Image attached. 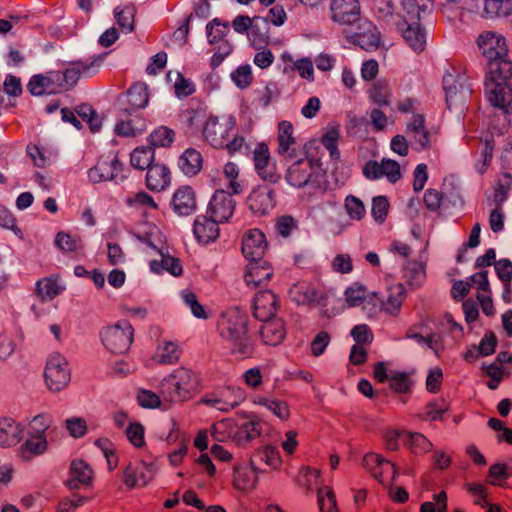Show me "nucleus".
Returning <instances> with one entry per match:
<instances>
[{
	"label": "nucleus",
	"instance_id": "obj_42",
	"mask_svg": "<svg viewBox=\"0 0 512 512\" xmlns=\"http://www.w3.org/2000/svg\"><path fill=\"white\" fill-rule=\"evenodd\" d=\"M161 260H153L150 262V268L154 273L160 274L163 271L169 272L171 275L177 277L183 272L182 265L178 258L170 256L168 249L160 253Z\"/></svg>",
	"mask_w": 512,
	"mask_h": 512
},
{
	"label": "nucleus",
	"instance_id": "obj_53",
	"mask_svg": "<svg viewBox=\"0 0 512 512\" xmlns=\"http://www.w3.org/2000/svg\"><path fill=\"white\" fill-rule=\"evenodd\" d=\"M357 44L366 51H372L378 48L380 35L375 26L367 24V28L355 36Z\"/></svg>",
	"mask_w": 512,
	"mask_h": 512
},
{
	"label": "nucleus",
	"instance_id": "obj_6",
	"mask_svg": "<svg viewBox=\"0 0 512 512\" xmlns=\"http://www.w3.org/2000/svg\"><path fill=\"white\" fill-rule=\"evenodd\" d=\"M45 384L51 392H60L65 389L71 380V371L68 361L60 353L48 356L44 369Z\"/></svg>",
	"mask_w": 512,
	"mask_h": 512
},
{
	"label": "nucleus",
	"instance_id": "obj_9",
	"mask_svg": "<svg viewBox=\"0 0 512 512\" xmlns=\"http://www.w3.org/2000/svg\"><path fill=\"white\" fill-rule=\"evenodd\" d=\"M245 398L246 393L242 388L227 386L206 394L200 399V403L222 412H228L238 407Z\"/></svg>",
	"mask_w": 512,
	"mask_h": 512
},
{
	"label": "nucleus",
	"instance_id": "obj_24",
	"mask_svg": "<svg viewBox=\"0 0 512 512\" xmlns=\"http://www.w3.org/2000/svg\"><path fill=\"white\" fill-rule=\"evenodd\" d=\"M98 66L99 63L97 61H75L70 63L64 72H60L62 90L72 88L81 76L90 74Z\"/></svg>",
	"mask_w": 512,
	"mask_h": 512
},
{
	"label": "nucleus",
	"instance_id": "obj_11",
	"mask_svg": "<svg viewBox=\"0 0 512 512\" xmlns=\"http://www.w3.org/2000/svg\"><path fill=\"white\" fill-rule=\"evenodd\" d=\"M122 165L114 155L101 156L97 163L88 170V178L92 183L112 180H123Z\"/></svg>",
	"mask_w": 512,
	"mask_h": 512
},
{
	"label": "nucleus",
	"instance_id": "obj_28",
	"mask_svg": "<svg viewBox=\"0 0 512 512\" xmlns=\"http://www.w3.org/2000/svg\"><path fill=\"white\" fill-rule=\"evenodd\" d=\"M512 77V62L506 57L489 60L486 73L485 89L488 84H502Z\"/></svg>",
	"mask_w": 512,
	"mask_h": 512
},
{
	"label": "nucleus",
	"instance_id": "obj_43",
	"mask_svg": "<svg viewBox=\"0 0 512 512\" xmlns=\"http://www.w3.org/2000/svg\"><path fill=\"white\" fill-rule=\"evenodd\" d=\"M180 349L176 343L164 341L158 345L152 360L157 364H174L179 360Z\"/></svg>",
	"mask_w": 512,
	"mask_h": 512
},
{
	"label": "nucleus",
	"instance_id": "obj_32",
	"mask_svg": "<svg viewBox=\"0 0 512 512\" xmlns=\"http://www.w3.org/2000/svg\"><path fill=\"white\" fill-rule=\"evenodd\" d=\"M171 181L169 168L163 163H153L147 169L146 186L151 191L164 190Z\"/></svg>",
	"mask_w": 512,
	"mask_h": 512
},
{
	"label": "nucleus",
	"instance_id": "obj_60",
	"mask_svg": "<svg viewBox=\"0 0 512 512\" xmlns=\"http://www.w3.org/2000/svg\"><path fill=\"white\" fill-rule=\"evenodd\" d=\"M139 240L148 247L156 250L159 254L167 250L165 240L161 231L157 227H152L148 232L138 236Z\"/></svg>",
	"mask_w": 512,
	"mask_h": 512
},
{
	"label": "nucleus",
	"instance_id": "obj_40",
	"mask_svg": "<svg viewBox=\"0 0 512 512\" xmlns=\"http://www.w3.org/2000/svg\"><path fill=\"white\" fill-rule=\"evenodd\" d=\"M56 427L53 425V418L48 414H39L32 418L28 424V433L33 435H43L50 440H54Z\"/></svg>",
	"mask_w": 512,
	"mask_h": 512
},
{
	"label": "nucleus",
	"instance_id": "obj_58",
	"mask_svg": "<svg viewBox=\"0 0 512 512\" xmlns=\"http://www.w3.org/2000/svg\"><path fill=\"white\" fill-rule=\"evenodd\" d=\"M128 103L133 108H143L149 100L148 89L143 83H135L127 93Z\"/></svg>",
	"mask_w": 512,
	"mask_h": 512
},
{
	"label": "nucleus",
	"instance_id": "obj_62",
	"mask_svg": "<svg viewBox=\"0 0 512 512\" xmlns=\"http://www.w3.org/2000/svg\"><path fill=\"white\" fill-rule=\"evenodd\" d=\"M181 298L186 306H188L192 314L200 319H207L208 314L204 307L198 302L197 296L192 291L185 289L181 292Z\"/></svg>",
	"mask_w": 512,
	"mask_h": 512
},
{
	"label": "nucleus",
	"instance_id": "obj_44",
	"mask_svg": "<svg viewBox=\"0 0 512 512\" xmlns=\"http://www.w3.org/2000/svg\"><path fill=\"white\" fill-rule=\"evenodd\" d=\"M403 278L413 289L422 286L426 279L425 264L419 261H410L404 268Z\"/></svg>",
	"mask_w": 512,
	"mask_h": 512
},
{
	"label": "nucleus",
	"instance_id": "obj_20",
	"mask_svg": "<svg viewBox=\"0 0 512 512\" xmlns=\"http://www.w3.org/2000/svg\"><path fill=\"white\" fill-rule=\"evenodd\" d=\"M250 210L258 215L269 213L275 206L273 190L267 185L254 188L247 198Z\"/></svg>",
	"mask_w": 512,
	"mask_h": 512
},
{
	"label": "nucleus",
	"instance_id": "obj_41",
	"mask_svg": "<svg viewBox=\"0 0 512 512\" xmlns=\"http://www.w3.org/2000/svg\"><path fill=\"white\" fill-rule=\"evenodd\" d=\"M70 472L71 478L68 484L71 489L79 488L80 485H89L92 480L93 472L82 460H74L71 463Z\"/></svg>",
	"mask_w": 512,
	"mask_h": 512
},
{
	"label": "nucleus",
	"instance_id": "obj_36",
	"mask_svg": "<svg viewBox=\"0 0 512 512\" xmlns=\"http://www.w3.org/2000/svg\"><path fill=\"white\" fill-rule=\"evenodd\" d=\"M281 59L284 62V74H290L297 71L301 78L308 81L314 80L313 62L309 58H301L294 61L290 54L284 53L281 55Z\"/></svg>",
	"mask_w": 512,
	"mask_h": 512
},
{
	"label": "nucleus",
	"instance_id": "obj_38",
	"mask_svg": "<svg viewBox=\"0 0 512 512\" xmlns=\"http://www.w3.org/2000/svg\"><path fill=\"white\" fill-rule=\"evenodd\" d=\"M258 477L256 470L249 466H238L234 469L233 484L240 491H249L256 487Z\"/></svg>",
	"mask_w": 512,
	"mask_h": 512
},
{
	"label": "nucleus",
	"instance_id": "obj_15",
	"mask_svg": "<svg viewBox=\"0 0 512 512\" xmlns=\"http://www.w3.org/2000/svg\"><path fill=\"white\" fill-rule=\"evenodd\" d=\"M157 471L154 462L140 461L136 464H128L124 470L123 481L129 488L146 486Z\"/></svg>",
	"mask_w": 512,
	"mask_h": 512
},
{
	"label": "nucleus",
	"instance_id": "obj_34",
	"mask_svg": "<svg viewBox=\"0 0 512 512\" xmlns=\"http://www.w3.org/2000/svg\"><path fill=\"white\" fill-rule=\"evenodd\" d=\"M203 156L195 148H187L178 158V168L186 176H196L203 167Z\"/></svg>",
	"mask_w": 512,
	"mask_h": 512
},
{
	"label": "nucleus",
	"instance_id": "obj_17",
	"mask_svg": "<svg viewBox=\"0 0 512 512\" xmlns=\"http://www.w3.org/2000/svg\"><path fill=\"white\" fill-rule=\"evenodd\" d=\"M254 166L258 175L270 183H276L280 176L276 173L275 166L271 163L269 148L265 143H259L253 152Z\"/></svg>",
	"mask_w": 512,
	"mask_h": 512
},
{
	"label": "nucleus",
	"instance_id": "obj_49",
	"mask_svg": "<svg viewBox=\"0 0 512 512\" xmlns=\"http://www.w3.org/2000/svg\"><path fill=\"white\" fill-rule=\"evenodd\" d=\"M369 99L378 106H388L391 100V89L385 80L372 84L368 90Z\"/></svg>",
	"mask_w": 512,
	"mask_h": 512
},
{
	"label": "nucleus",
	"instance_id": "obj_18",
	"mask_svg": "<svg viewBox=\"0 0 512 512\" xmlns=\"http://www.w3.org/2000/svg\"><path fill=\"white\" fill-rule=\"evenodd\" d=\"M230 192L218 190L214 193L209 203L208 212L216 222H225L233 214L235 203Z\"/></svg>",
	"mask_w": 512,
	"mask_h": 512
},
{
	"label": "nucleus",
	"instance_id": "obj_33",
	"mask_svg": "<svg viewBox=\"0 0 512 512\" xmlns=\"http://www.w3.org/2000/svg\"><path fill=\"white\" fill-rule=\"evenodd\" d=\"M277 152L279 155L291 158L295 152L296 138L294 127L289 121H281L277 127Z\"/></svg>",
	"mask_w": 512,
	"mask_h": 512
},
{
	"label": "nucleus",
	"instance_id": "obj_26",
	"mask_svg": "<svg viewBox=\"0 0 512 512\" xmlns=\"http://www.w3.org/2000/svg\"><path fill=\"white\" fill-rule=\"evenodd\" d=\"M171 205L174 212L178 215H191L197 208L194 190L190 186L179 187L173 194Z\"/></svg>",
	"mask_w": 512,
	"mask_h": 512
},
{
	"label": "nucleus",
	"instance_id": "obj_19",
	"mask_svg": "<svg viewBox=\"0 0 512 512\" xmlns=\"http://www.w3.org/2000/svg\"><path fill=\"white\" fill-rule=\"evenodd\" d=\"M60 71H50L35 75L28 83V90L33 95L54 94L63 91L60 83Z\"/></svg>",
	"mask_w": 512,
	"mask_h": 512
},
{
	"label": "nucleus",
	"instance_id": "obj_5",
	"mask_svg": "<svg viewBox=\"0 0 512 512\" xmlns=\"http://www.w3.org/2000/svg\"><path fill=\"white\" fill-rule=\"evenodd\" d=\"M103 346L111 354L126 353L134 339V328L126 320L107 325L100 331Z\"/></svg>",
	"mask_w": 512,
	"mask_h": 512
},
{
	"label": "nucleus",
	"instance_id": "obj_52",
	"mask_svg": "<svg viewBox=\"0 0 512 512\" xmlns=\"http://www.w3.org/2000/svg\"><path fill=\"white\" fill-rule=\"evenodd\" d=\"M136 9L132 4L119 5L114 10V16L118 25L125 32H131L134 29V17Z\"/></svg>",
	"mask_w": 512,
	"mask_h": 512
},
{
	"label": "nucleus",
	"instance_id": "obj_23",
	"mask_svg": "<svg viewBox=\"0 0 512 512\" xmlns=\"http://www.w3.org/2000/svg\"><path fill=\"white\" fill-rule=\"evenodd\" d=\"M273 275V270L270 265L260 260H249L246 267L244 280L245 283L253 288L267 284Z\"/></svg>",
	"mask_w": 512,
	"mask_h": 512
},
{
	"label": "nucleus",
	"instance_id": "obj_2",
	"mask_svg": "<svg viewBox=\"0 0 512 512\" xmlns=\"http://www.w3.org/2000/svg\"><path fill=\"white\" fill-rule=\"evenodd\" d=\"M198 387V378L186 368H178L163 379L160 393L164 401L183 402L191 399Z\"/></svg>",
	"mask_w": 512,
	"mask_h": 512
},
{
	"label": "nucleus",
	"instance_id": "obj_4",
	"mask_svg": "<svg viewBox=\"0 0 512 512\" xmlns=\"http://www.w3.org/2000/svg\"><path fill=\"white\" fill-rule=\"evenodd\" d=\"M261 433L260 425L255 420L244 421L238 425L232 419L217 422L212 427V436L215 440L225 442L232 440L238 445H244L257 438Z\"/></svg>",
	"mask_w": 512,
	"mask_h": 512
},
{
	"label": "nucleus",
	"instance_id": "obj_64",
	"mask_svg": "<svg viewBox=\"0 0 512 512\" xmlns=\"http://www.w3.org/2000/svg\"><path fill=\"white\" fill-rule=\"evenodd\" d=\"M420 512H447V494L444 491L433 495V501L421 504Z\"/></svg>",
	"mask_w": 512,
	"mask_h": 512
},
{
	"label": "nucleus",
	"instance_id": "obj_22",
	"mask_svg": "<svg viewBox=\"0 0 512 512\" xmlns=\"http://www.w3.org/2000/svg\"><path fill=\"white\" fill-rule=\"evenodd\" d=\"M50 442H53V440H50L43 435L27 433V438L16 451L17 457L22 461H31L32 459L43 455L48 450Z\"/></svg>",
	"mask_w": 512,
	"mask_h": 512
},
{
	"label": "nucleus",
	"instance_id": "obj_46",
	"mask_svg": "<svg viewBox=\"0 0 512 512\" xmlns=\"http://www.w3.org/2000/svg\"><path fill=\"white\" fill-rule=\"evenodd\" d=\"M296 483L299 487L303 488L306 493L312 492L315 488H320L321 473L320 470L304 467L302 468L296 477Z\"/></svg>",
	"mask_w": 512,
	"mask_h": 512
},
{
	"label": "nucleus",
	"instance_id": "obj_31",
	"mask_svg": "<svg viewBox=\"0 0 512 512\" xmlns=\"http://www.w3.org/2000/svg\"><path fill=\"white\" fill-rule=\"evenodd\" d=\"M23 438V427L10 417H0V447L16 446Z\"/></svg>",
	"mask_w": 512,
	"mask_h": 512
},
{
	"label": "nucleus",
	"instance_id": "obj_61",
	"mask_svg": "<svg viewBox=\"0 0 512 512\" xmlns=\"http://www.w3.org/2000/svg\"><path fill=\"white\" fill-rule=\"evenodd\" d=\"M76 114L77 118L79 117L82 121L89 125V128L92 132H97L100 130L102 119L90 105L83 104L78 106L76 109Z\"/></svg>",
	"mask_w": 512,
	"mask_h": 512
},
{
	"label": "nucleus",
	"instance_id": "obj_37",
	"mask_svg": "<svg viewBox=\"0 0 512 512\" xmlns=\"http://www.w3.org/2000/svg\"><path fill=\"white\" fill-rule=\"evenodd\" d=\"M193 232L200 243L208 244L219 234L218 222L205 216H198L194 221Z\"/></svg>",
	"mask_w": 512,
	"mask_h": 512
},
{
	"label": "nucleus",
	"instance_id": "obj_47",
	"mask_svg": "<svg viewBox=\"0 0 512 512\" xmlns=\"http://www.w3.org/2000/svg\"><path fill=\"white\" fill-rule=\"evenodd\" d=\"M254 403L265 407L281 420H287L290 416L289 406L283 400L257 396L254 399Z\"/></svg>",
	"mask_w": 512,
	"mask_h": 512
},
{
	"label": "nucleus",
	"instance_id": "obj_63",
	"mask_svg": "<svg viewBox=\"0 0 512 512\" xmlns=\"http://www.w3.org/2000/svg\"><path fill=\"white\" fill-rule=\"evenodd\" d=\"M344 207L352 220L360 221L366 214L363 202L353 195H349L345 198Z\"/></svg>",
	"mask_w": 512,
	"mask_h": 512
},
{
	"label": "nucleus",
	"instance_id": "obj_3",
	"mask_svg": "<svg viewBox=\"0 0 512 512\" xmlns=\"http://www.w3.org/2000/svg\"><path fill=\"white\" fill-rule=\"evenodd\" d=\"M324 170L319 159L305 157L292 163L286 172L287 182L295 188L324 190Z\"/></svg>",
	"mask_w": 512,
	"mask_h": 512
},
{
	"label": "nucleus",
	"instance_id": "obj_7",
	"mask_svg": "<svg viewBox=\"0 0 512 512\" xmlns=\"http://www.w3.org/2000/svg\"><path fill=\"white\" fill-rule=\"evenodd\" d=\"M402 4L408 8V19L404 17V23L399 26L406 43L417 53L422 52L426 45V34L420 24L415 21L419 17V8L413 0H403Z\"/></svg>",
	"mask_w": 512,
	"mask_h": 512
},
{
	"label": "nucleus",
	"instance_id": "obj_13",
	"mask_svg": "<svg viewBox=\"0 0 512 512\" xmlns=\"http://www.w3.org/2000/svg\"><path fill=\"white\" fill-rule=\"evenodd\" d=\"M477 45L484 57L488 60L507 57L508 45L503 35L493 32L484 31L477 39Z\"/></svg>",
	"mask_w": 512,
	"mask_h": 512
},
{
	"label": "nucleus",
	"instance_id": "obj_48",
	"mask_svg": "<svg viewBox=\"0 0 512 512\" xmlns=\"http://www.w3.org/2000/svg\"><path fill=\"white\" fill-rule=\"evenodd\" d=\"M54 243L58 249L65 253H78L83 250L82 239L77 235L66 232L57 233Z\"/></svg>",
	"mask_w": 512,
	"mask_h": 512
},
{
	"label": "nucleus",
	"instance_id": "obj_55",
	"mask_svg": "<svg viewBox=\"0 0 512 512\" xmlns=\"http://www.w3.org/2000/svg\"><path fill=\"white\" fill-rule=\"evenodd\" d=\"M146 130V122L144 119L135 118L118 123L115 131L120 136L135 137Z\"/></svg>",
	"mask_w": 512,
	"mask_h": 512
},
{
	"label": "nucleus",
	"instance_id": "obj_51",
	"mask_svg": "<svg viewBox=\"0 0 512 512\" xmlns=\"http://www.w3.org/2000/svg\"><path fill=\"white\" fill-rule=\"evenodd\" d=\"M404 445L409 448L413 454H424L431 450L432 443L421 433L406 432Z\"/></svg>",
	"mask_w": 512,
	"mask_h": 512
},
{
	"label": "nucleus",
	"instance_id": "obj_54",
	"mask_svg": "<svg viewBox=\"0 0 512 512\" xmlns=\"http://www.w3.org/2000/svg\"><path fill=\"white\" fill-rule=\"evenodd\" d=\"M126 203L128 206L142 210L145 213L158 209L155 200L145 191H140L127 197Z\"/></svg>",
	"mask_w": 512,
	"mask_h": 512
},
{
	"label": "nucleus",
	"instance_id": "obj_8",
	"mask_svg": "<svg viewBox=\"0 0 512 512\" xmlns=\"http://www.w3.org/2000/svg\"><path fill=\"white\" fill-rule=\"evenodd\" d=\"M236 127V118L232 115L210 116L202 129L205 140L215 148H223L230 133Z\"/></svg>",
	"mask_w": 512,
	"mask_h": 512
},
{
	"label": "nucleus",
	"instance_id": "obj_56",
	"mask_svg": "<svg viewBox=\"0 0 512 512\" xmlns=\"http://www.w3.org/2000/svg\"><path fill=\"white\" fill-rule=\"evenodd\" d=\"M175 140V132L166 127L160 126L149 135V143L153 147H169Z\"/></svg>",
	"mask_w": 512,
	"mask_h": 512
},
{
	"label": "nucleus",
	"instance_id": "obj_35",
	"mask_svg": "<svg viewBox=\"0 0 512 512\" xmlns=\"http://www.w3.org/2000/svg\"><path fill=\"white\" fill-rule=\"evenodd\" d=\"M263 322L260 328L262 341L271 346L280 344L286 335L284 322L278 318H270Z\"/></svg>",
	"mask_w": 512,
	"mask_h": 512
},
{
	"label": "nucleus",
	"instance_id": "obj_29",
	"mask_svg": "<svg viewBox=\"0 0 512 512\" xmlns=\"http://www.w3.org/2000/svg\"><path fill=\"white\" fill-rule=\"evenodd\" d=\"M278 308L276 295L265 290L256 294L253 302L254 315L261 321H266L274 316Z\"/></svg>",
	"mask_w": 512,
	"mask_h": 512
},
{
	"label": "nucleus",
	"instance_id": "obj_25",
	"mask_svg": "<svg viewBox=\"0 0 512 512\" xmlns=\"http://www.w3.org/2000/svg\"><path fill=\"white\" fill-rule=\"evenodd\" d=\"M488 101L505 113L512 112V84H488L486 89Z\"/></svg>",
	"mask_w": 512,
	"mask_h": 512
},
{
	"label": "nucleus",
	"instance_id": "obj_1",
	"mask_svg": "<svg viewBox=\"0 0 512 512\" xmlns=\"http://www.w3.org/2000/svg\"><path fill=\"white\" fill-rule=\"evenodd\" d=\"M216 329L232 354L240 358L252 356L254 343L248 332V319L239 309L230 308L222 312L218 317Z\"/></svg>",
	"mask_w": 512,
	"mask_h": 512
},
{
	"label": "nucleus",
	"instance_id": "obj_39",
	"mask_svg": "<svg viewBox=\"0 0 512 512\" xmlns=\"http://www.w3.org/2000/svg\"><path fill=\"white\" fill-rule=\"evenodd\" d=\"M63 290L64 287L59 284L58 277L55 276L45 277L36 283V294L42 302L53 300Z\"/></svg>",
	"mask_w": 512,
	"mask_h": 512
},
{
	"label": "nucleus",
	"instance_id": "obj_45",
	"mask_svg": "<svg viewBox=\"0 0 512 512\" xmlns=\"http://www.w3.org/2000/svg\"><path fill=\"white\" fill-rule=\"evenodd\" d=\"M223 176L227 181V189L232 194H240L245 188V182L240 178V168L233 162H228L223 167Z\"/></svg>",
	"mask_w": 512,
	"mask_h": 512
},
{
	"label": "nucleus",
	"instance_id": "obj_10",
	"mask_svg": "<svg viewBox=\"0 0 512 512\" xmlns=\"http://www.w3.org/2000/svg\"><path fill=\"white\" fill-rule=\"evenodd\" d=\"M443 88L446 93V102L449 108L453 104L465 100L472 92L471 85L466 75L454 70L444 75Z\"/></svg>",
	"mask_w": 512,
	"mask_h": 512
},
{
	"label": "nucleus",
	"instance_id": "obj_14",
	"mask_svg": "<svg viewBox=\"0 0 512 512\" xmlns=\"http://www.w3.org/2000/svg\"><path fill=\"white\" fill-rule=\"evenodd\" d=\"M293 301L300 305H319L325 299L324 288L319 283L301 281L290 289Z\"/></svg>",
	"mask_w": 512,
	"mask_h": 512
},
{
	"label": "nucleus",
	"instance_id": "obj_50",
	"mask_svg": "<svg viewBox=\"0 0 512 512\" xmlns=\"http://www.w3.org/2000/svg\"><path fill=\"white\" fill-rule=\"evenodd\" d=\"M155 151L152 147H137L130 155V163L135 169L145 170L153 164Z\"/></svg>",
	"mask_w": 512,
	"mask_h": 512
},
{
	"label": "nucleus",
	"instance_id": "obj_16",
	"mask_svg": "<svg viewBox=\"0 0 512 512\" xmlns=\"http://www.w3.org/2000/svg\"><path fill=\"white\" fill-rule=\"evenodd\" d=\"M360 7L357 0H331L330 17L340 25H350L359 19Z\"/></svg>",
	"mask_w": 512,
	"mask_h": 512
},
{
	"label": "nucleus",
	"instance_id": "obj_27",
	"mask_svg": "<svg viewBox=\"0 0 512 512\" xmlns=\"http://www.w3.org/2000/svg\"><path fill=\"white\" fill-rule=\"evenodd\" d=\"M406 292L401 283H393L386 288V293L380 298L382 310L392 316L399 314L405 301Z\"/></svg>",
	"mask_w": 512,
	"mask_h": 512
},
{
	"label": "nucleus",
	"instance_id": "obj_21",
	"mask_svg": "<svg viewBox=\"0 0 512 512\" xmlns=\"http://www.w3.org/2000/svg\"><path fill=\"white\" fill-rule=\"evenodd\" d=\"M267 249L265 235L259 229L248 230L242 239V253L247 260H260Z\"/></svg>",
	"mask_w": 512,
	"mask_h": 512
},
{
	"label": "nucleus",
	"instance_id": "obj_12",
	"mask_svg": "<svg viewBox=\"0 0 512 512\" xmlns=\"http://www.w3.org/2000/svg\"><path fill=\"white\" fill-rule=\"evenodd\" d=\"M363 467L381 484H388L398 475L396 466L377 453H367L363 458Z\"/></svg>",
	"mask_w": 512,
	"mask_h": 512
},
{
	"label": "nucleus",
	"instance_id": "obj_30",
	"mask_svg": "<svg viewBox=\"0 0 512 512\" xmlns=\"http://www.w3.org/2000/svg\"><path fill=\"white\" fill-rule=\"evenodd\" d=\"M406 133L421 149H427L433 142L432 134L425 126V118L422 114H414L406 125Z\"/></svg>",
	"mask_w": 512,
	"mask_h": 512
},
{
	"label": "nucleus",
	"instance_id": "obj_59",
	"mask_svg": "<svg viewBox=\"0 0 512 512\" xmlns=\"http://www.w3.org/2000/svg\"><path fill=\"white\" fill-rule=\"evenodd\" d=\"M258 459L272 469H278L282 464L280 453L276 447L265 446L254 454L252 463Z\"/></svg>",
	"mask_w": 512,
	"mask_h": 512
},
{
	"label": "nucleus",
	"instance_id": "obj_57",
	"mask_svg": "<svg viewBox=\"0 0 512 512\" xmlns=\"http://www.w3.org/2000/svg\"><path fill=\"white\" fill-rule=\"evenodd\" d=\"M317 500L320 512H338L336 497L332 487L323 486L318 488Z\"/></svg>",
	"mask_w": 512,
	"mask_h": 512
}]
</instances>
